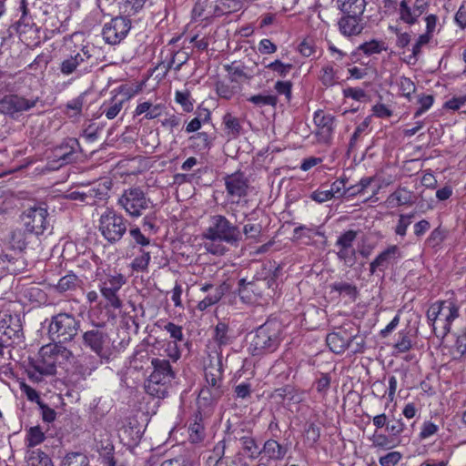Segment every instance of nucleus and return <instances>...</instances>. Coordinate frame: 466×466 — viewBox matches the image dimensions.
<instances>
[{
	"label": "nucleus",
	"mask_w": 466,
	"mask_h": 466,
	"mask_svg": "<svg viewBox=\"0 0 466 466\" xmlns=\"http://www.w3.org/2000/svg\"><path fill=\"white\" fill-rule=\"evenodd\" d=\"M190 146L198 151L207 150L211 147V139L207 132H198L189 137Z\"/></svg>",
	"instance_id": "36"
},
{
	"label": "nucleus",
	"mask_w": 466,
	"mask_h": 466,
	"mask_svg": "<svg viewBox=\"0 0 466 466\" xmlns=\"http://www.w3.org/2000/svg\"><path fill=\"white\" fill-rule=\"evenodd\" d=\"M40 101L38 96L31 95L25 96L16 94L8 95L5 96L0 100V110L5 114L14 116L15 114L28 111L35 107Z\"/></svg>",
	"instance_id": "11"
},
{
	"label": "nucleus",
	"mask_w": 466,
	"mask_h": 466,
	"mask_svg": "<svg viewBox=\"0 0 466 466\" xmlns=\"http://www.w3.org/2000/svg\"><path fill=\"white\" fill-rule=\"evenodd\" d=\"M125 283V279L122 275L111 276L108 279V283L105 282V287L101 291H117Z\"/></svg>",
	"instance_id": "56"
},
{
	"label": "nucleus",
	"mask_w": 466,
	"mask_h": 466,
	"mask_svg": "<svg viewBox=\"0 0 466 466\" xmlns=\"http://www.w3.org/2000/svg\"><path fill=\"white\" fill-rule=\"evenodd\" d=\"M402 258V252L397 245H391L381 251L370 264V271L374 274L377 271L384 272L396 265Z\"/></svg>",
	"instance_id": "14"
},
{
	"label": "nucleus",
	"mask_w": 466,
	"mask_h": 466,
	"mask_svg": "<svg viewBox=\"0 0 466 466\" xmlns=\"http://www.w3.org/2000/svg\"><path fill=\"white\" fill-rule=\"evenodd\" d=\"M389 208H397L412 204V192L406 187H399L386 199Z\"/></svg>",
	"instance_id": "23"
},
{
	"label": "nucleus",
	"mask_w": 466,
	"mask_h": 466,
	"mask_svg": "<svg viewBox=\"0 0 466 466\" xmlns=\"http://www.w3.org/2000/svg\"><path fill=\"white\" fill-rule=\"evenodd\" d=\"M313 120L318 127V134L322 136L325 140H329L335 129V116L331 114H325L322 110H317L314 113Z\"/></svg>",
	"instance_id": "19"
},
{
	"label": "nucleus",
	"mask_w": 466,
	"mask_h": 466,
	"mask_svg": "<svg viewBox=\"0 0 466 466\" xmlns=\"http://www.w3.org/2000/svg\"><path fill=\"white\" fill-rule=\"evenodd\" d=\"M239 89V86L230 85L224 80H219L216 83V92L220 98L227 100L231 99Z\"/></svg>",
	"instance_id": "35"
},
{
	"label": "nucleus",
	"mask_w": 466,
	"mask_h": 466,
	"mask_svg": "<svg viewBox=\"0 0 466 466\" xmlns=\"http://www.w3.org/2000/svg\"><path fill=\"white\" fill-rule=\"evenodd\" d=\"M93 47L84 46L79 51L65 58L59 66L61 74L64 76L72 74L82 76L88 72L89 67H91L89 60L93 57Z\"/></svg>",
	"instance_id": "7"
},
{
	"label": "nucleus",
	"mask_w": 466,
	"mask_h": 466,
	"mask_svg": "<svg viewBox=\"0 0 466 466\" xmlns=\"http://www.w3.org/2000/svg\"><path fill=\"white\" fill-rule=\"evenodd\" d=\"M399 86L402 95L408 98L416 91V86L414 82L406 76L400 77Z\"/></svg>",
	"instance_id": "53"
},
{
	"label": "nucleus",
	"mask_w": 466,
	"mask_h": 466,
	"mask_svg": "<svg viewBox=\"0 0 466 466\" xmlns=\"http://www.w3.org/2000/svg\"><path fill=\"white\" fill-rule=\"evenodd\" d=\"M110 188L111 182L109 181L100 182L91 187L85 188L86 194V205L96 206L106 203L109 198Z\"/></svg>",
	"instance_id": "18"
},
{
	"label": "nucleus",
	"mask_w": 466,
	"mask_h": 466,
	"mask_svg": "<svg viewBox=\"0 0 466 466\" xmlns=\"http://www.w3.org/2000/svg\"><path fill=\"white\" fill-rule=\"evenodd\" d=\"M168 385L169 384L159 382V380H155V379H147L145 389L149 395L162 399L165 398L167 393Z\"/></svg>",
	"instance_id": "29"
},
{
	"label": "nucleus",
	"mask_w": 466,
	"mask_h": 466,
	"mask_svg": "<svg viewBox=\"0 0 466 466\" xmlns=\"http://www.w3.org/2000/svg\"><path fill=\"white\" fill-rule=\"evenodd\" d=\"M189 58V55L185 51L176 52L171 60L167 64V70L174 66L176 71H179L183 65L187 63Z\"/></svg>",
	"instance_id": "45"
},
{
	"label": "nucleus",
	"mask_w": 466,
	"mask_h": 466,
	"mask_svg": "<svg viewBox=\"0 0 466 466\" xmlns=\"http://www.w3.org/2000/svg\"><path fill=\"white\" fill-rule=\"evenodd\" d=\"M248 101L259 107L265 106H276L278 103V97L274 95L258 94L249 96Z\"/></svg>",
	"instance_id": "41"
},
{
	"label": "nucleus",
	"mask_w": 466,
	"mask_h": 466,
	"mask_svg": "<svg viewBox=\"0 0 466 466\" xmlns=\"http://www.w3.org/2000/svg\"><path fill=\"white\" fill-rule=\"evenodd\" d=\"M47 216L48 212L45 205H34L25 208L20 218L27 232L40 235L48 225Z\"/></svg>",
	"instance_id": "9"
},
{
	"label": "nucleus",
	"mask_w": 466,
	"mask_h": 466,
	"mask_svg": "<svg viewBox=\"0 0 466 466\" xmlns=\"http://www.w3.org/2000/svg\"><path fill=\"white\" fill-rule=\"evenodd\" d=\"M103 299L100 304H104L108 309H119L121 307V300L116 296V293H102Z\"/></svg>",
	"instance_id": "58"
},
{
	"label": "nucleus",
	"mask_w": 466,
	"mask_h": 466,
	"mask_svg": "<svg viewBox=\"0 0 466 466\" xmlns=\"http://www.w3.org/2000/svg\"><path fill=\"white\" fill-rule=\"evenodd\" d=\"M127 220L114 210L107 209L99 218V230L110 243L118 242L126 234Z\"/></svg>",
	"instance_id": "5"
},
{
	"label": "nucleus",
	"mask_w": 466,
	"mask_h": 466,
	"mask_svg": "<svg viewBox=\"0 0 466 466\" xmlns=\"http://www.w3.org/2000/svg\"><path fill=\"white\" fill-rule=\"evenodd\" d=\"M40 355L44 367L38 366L37 370L42 374H54L56 367L67 369V364L74 360L72 352L61 344L42 347Z\"/></svg>",
	"instance_id": "2"
},
{
	"label": "nucleus",
	"mask_w": 466,
	"mask_h": 466,
	"mask_svg": "<svg viewBox=\"0 0 466 466\" xmlns=\"http://www.w3.org/2000/svg\"><path fill=\"white\" fill-rule=\"evenodd\" d=\"M239 441L243 450L247 452L249 458L256 459L260 455L261 450H259V447L252 437L244 436L240 438Z\"/></svg>",
	"instance_id": "38"
},
{
	"label": "nucleus",
	"mask_w": 466,
	"mask_h": 466,
	"mask_svg": "<svg viewBox=\"0 0 466 466\" xmlns=\"http://www.w3.org/2000/svg\"><path fill=\"white\" fill-rule=\"evenodd\" d=\"M433 101H434V97L431 95H423V96H420V98L418 100L420 107L414 113V118L419 117L424 112H426L428 109H430L433 104Z\"/></svg>",
	"instance_id": "54"
},
{
	"label": "nucleus",
	"mask_w": 466,
	"mask_h": 466,
	"mask_svg": "<svg viewBox=\"0 0 466 466\" xmlns=\"http://www.w3.org/2000/svg\"><path fill=\"white\" fill-rule=\"evenodd\" d=\"M223 124L225 125L227 136L229 138H236L240 135L242 130L240 122L238 118L232 116L230 113H227L226 115H224Z\"/></svg>",
	"instance_id": "28"
},
{
	"label": "nucleus",
	"mask_w": 466,
	"mask_h": 466,
	"mask_svg": "<svg viewBox=\"0 0 466 466\" xmlns=\"http://www.w3.org/2000/svg\"><path fill=\"white\" fill-rule=\"evenodd\" d=\"M384 47L381 43L377 40H371L365 42L359 46V50H361L365 55L370 56L374 54H380Z\"/></svg>",
	"instance_id": "50"
},
{
	"label": "nucleus",
	"mask_w": 466,
	"mask_h": 466,
	"mask_svg": "<svg viewBox=\"0 0 466 466\" xmlns=\"http://www.w3.org/2000/svg\"><path fill=\"white\" fill-rule=\"evenodd\" d=\"M414 213L400 215L398 224L395 228V233L399 236L404 237L407 232L408 227L411 224Z\"/></svg>",
	"instance_id": "47"
},
{
	"label": "nucleus",
	"mask_w": 466,
	"mask_h": 466,
	"mask_svg": "<svg viewBox=\"0 0 466 466\" xmlns=\"http://www.w3.org/2000/svg\"><path fill=\"white\" fill-rule=\"evenodd\" d=\"M27 466H54L47 454L40 450L32 451L28 453L26 460Z\"/></svg>",
	"instance_id": "31"
},
{
	"label": "nucleus",
	"mask_w": 466,
	"mask_h": 466,
	"mask_svg": "<svg viewBox=\"0 0 466 466\" xmlns=\"http://www.w3.org/2000/svg\"><path fill=\"white\" fill-rule=\"evenodd\" d=\"M81 151L80 144L76 138L66 137L59 145L53 147L47 156L48 164L52 168L76 161L77 152Z\"/></svg>",
	"instance_id": "6"
},
{
	"label": "nucleus",
	"mask_w": 466,
	"mask_h": 466,
	"mask_svg": "<svg viewBox=\"0 0 466 466\" xmlns=\"http://www.w3.org/2000/svg\"><path fill=\"white\" fill-rule=\"evenodd\" d=\"M262 451L268 457V459L280 461L285 457L287 450L277 441L268 440L264 443L261 452Z\"/></svg>",
	"instance_id": "25"
},
{
	"label": "nucleus",
	"mask_w": 466,
	"mask_h": 466,
	"mask_svg": "<svg viewBox=\"0 0 466 466\" xmlns=\"http://www.w3.org/2000/svg\"><path fill=\"white\" fill-rule=\"evenodd\" d=\"M214 339L219 346H224L228 343V326L225 323L219 322L216 326Z\"/></svg>",
	"instance_id": "51"
},
{
	"label": "nucleus",
	"mask_w": 466,
	"mask_h": 466,
	"mask_svg": "<svg viewBox=\"0 0 466 466\" xmlns=\"http://www.w3.org/2000/svg\"><path fill=\"white\" fill-rule=\"evenodd\" d=\"M117 205L131 218H138L152 206V201L147 197L140 187H130L123 190L118 197Z\"/></svg>",
	"instance_id": "4"
},
{
	"label": "nucleus",
	"mask_w": 466,
	"mask_h": 466,
	"mask_svg": "<svg viewBox=\"0 0 466 466\" xmlns=\"http://www.w3.org/2000/svg\"><path fill=\"white\" fill-rule=\"evenodd\" d=\"M151 364L154 368L148 379H155L159 382L169 384L174 378L169 360L165 359H153Z\"/></svg>",
	"instance_id": "20"
},
{
	"label": "nucleus",
	"mask_w": 466,
	"mask_h": 466,
	"mask_svg": "<svg viewBox=\"0 0 466 466\" xmlns=\"http://www.w3.org/2000/svg\"><path fill=\"white\" fill-rule=\"evenodd\" d=\"M45 439V431L40 426H33L26 431L25 441L27 447H35L41 444Z\"/></svg>",
	"instance_id": "34"
},
{
	"label": "nucleus",
	"mask_w": 466,
	"mask_h": 466,
	"mask_svg": "<svg viewBox=\"0 0 466 466\" xmlns=\"http://www.w3.org/2000/svg\"><path fill=\"white\" fill-rule=\"evenodd\" d=\"M175 100L186 112H191L194 108L193 100L191 99L190 92L187 89L184 91H176Z\"/></svg>",
	"instance_id": "42"
},
{
	"label": "nucleus",
	"mask_w": 466,
	"mask_h": 466,
	"mask_svg": "<svg viewBox=\"0 0 466 466\" xmlns=\"http://www.w3.org/2000/svg\"><path fill=\"white\" fill-rule=\"evenodd\" d=\"M327 345L336 354L343 353L351 342V337L346 332H332L327 336Z\"/></svg>",
	"instance_id": "21"
},
{
	"label": "nucleus",
	"mask_w": 466,
	"mask_h": 466,
	"mask_svg": "<svg viewBox=\"0 0 466 466\" xmlns=\"http://www.w3.org/2000/svg\"><path fill=\"white\" fill-rule=\"evenodd\" d=\"M130 28L129 19L117 16L104 25L102 35L107 44L116 45L126 37Z\"/></svg>",
	"instance_id": "13"
},
{
	"label": "nucleus",
	"mask_w": 466,
	"mask_h": 466,
	"mask_svg": "<svg viewBox=\"0 0 466 466\" xmlns=\"http://www.w3.org/2000/svg\"><path fill=\"white\" fill-rule=\"evenodd\" d=\"M357 238V231L348 230L340 235L336 242L339 248H353V242Z\"/></svg>",
	"instance_id": "52"
},
{
	"label": "nucleus",
	"mask_w": 466,
	"mask_h": 466,
	"mask_svg": "<svg viewBox=\"0 0 466 466\" xmlns=\"http://www.w3.org/2000/svg\"><path fill=\"white\" fill-rule=\"evenodd\" d=\"M124 102L123 99L118 100L116 97H113L109 105L103 109V114L107 119H114L121 111Z\"/></svg>",
	"instance_id": "44"
},
{
	"label": "nucleus",
	"mask_w": 466,
	"mask_h": 466,
	"mask_svg": "<svg viewBox=\"0 0 466 466\" xmlns=\"http://www.w3.org/2000/svg\"><path fill=\"white\" fill-rule=\"evenodd\" d=\"M362 15L357 14H344L339 20V32L345 36L359 35L364 29Z\"/></svg>",
	"instance_id": "16"
},
{
	"label": "nucleus",
	"mask_w": 466,
	"mask_h": 466,
	"mask_svg": "<svg viewBox=\"0 0 466 466\" xmlns=\"http://www.w3.org/2000/svg\"><path fill=\"white\" fill-rule=\"evenodd\" d=\"M210 119V112L204 109L203 114L199 113L198 116L193 118L186 127L187 133H193L200 129L202 122H208Z\"/></svg>",
	"instance_id": "43"
},
{
	"label": "nucleus",
	"mask_w": 466,
	"mask_h": 466,
	"mask_svg": "<svg viewBox=\"0 0 466 466\" xmlns=\"http://www.w3.org/2000/svg\"><path fill=\"white\" fill-rule=\"evenodd\" d=\"M82 280L76 274L69 273L58 281L57 288L59 291H67L69 289H83Z\"/></svg>",
	"instance_id": "33"
},
{
	"label": "nucleus",
	"mask_w": 466,
	"mask_h": 466,
	"mask_svg": "<svg viewBox=\"0 0 466 466\" xmlns=\"http://www.w3.org/2000/svg\"><path fill=\"white\" fill-rule=\"evenodd\" d=\"M440 428L437 424L431 420H426L421 424L419 437L420 440H426L435 435L439 431Z\"/></svg>",
	"instance_id": "49"
},
{
	"label": "nucleus",
	"mask_w": 466,
	"mask_h": 466,
	"mask_svg": "<svg viewBox=\"0 0 466 466\" xmlns=\"http://www.w3.org/2000/svg\"><path fill=\"white\" fill-rule=\"evenodd\" d=\"M402 459V454L400 451H392L379 459L381 466H396Z\"/></svg>",
	"instance_id": "48"
},
{
	"label": "nucleus",
	"mask_w": 466,
	"mask_h": 466,
	"mask_svg": "<svg viewBox=\"0 0 466 466\" xmlns=\"http://www.w3.org/2000/svg\"><path fill=\"white\" fill-rule=\"evenodd\" d=\"M22 325L17 315L4 314L0 319V339L14 342L20 338Z\"/></svg>",
	"instance_id": "15"
},
{
	"label": "nucleus",
	"mask_w": 466,
	"mask_h": 466,
	"mask_svg": "<svg viewBox=\"0 0 466 466\" xmlns=\"http://www.w3.org/2000/svg\"><path fill=\"white\" fill-rule=\"evenodd\" d=\"M319 78L321 84L327 87L332 86L338 82L337 72L330 65L321 68Z\"/></svg>",
	"instance_id": "37"
},
{
	"label": "nucleus",
	"mask_w": 466,
	"mask_h": 466,
	"mask_svg": "<svg viewBox=\"0 0 466 466\" xmlns=\"http://www.w3.org/2000/svg\"><path fill=\"white\" fill-rule=\"evenodd\" d=\"M366 4V0H337L338 7L343 14L363 15Z\"/></svg>",
	"instance_id": "24"
},
{
	"label": "nucleus",
	"mask_w": 466,
	"mask_h": 466,
	"mask_svg": "<svg viewBox=\"0 0 466 466\" xmlns=\"http://www.w3.org/2000/svg\"><path fill=\"white\" fill-rule=\"evenodd\" d=\"M369 440L371 441V447L380 451L391 450L398 445L391 436L382 432H375Z\"/></svg>",
	"instance_id": "26"
},
{
	"label": "nucleus",
	"mask_w": 466,
	"mask_h": 466,
	"mask_svg": "<svg viewBox=\"0 0 466 466\" xmlns=\"http://www.w3.org/2000/svg\"><path fill=\"white\" fill-rule=\"evenodd\" d=\"M142 254L138 257H137L133 262L132 266L133 268L136 270H144L147 268L149 260H150V253L152 251H144L141 250Z\"/></svg>",
	"instance_id": "60"
},
{
	"label": "nucleus",
	"mask_w": 466,
	"mask_h": 466,
	"mask_svg": "<svg viewBox=\"0 0 466 466\" xmlns=\"http://www.w3.org/2000/svg\"><path fill=\"white\" fill-rule=\"evenodd\" d=\"M226 187L227 196L232 202H238L241 198L248 195L249 189V181L246 175L241 171L226 175L223 177Z\"/></svg>",
	"instance_id": "12"
},
{
	"label": "nucleus",
	"mask_w": 466,
	"mask_h": 466,
	"mask_svg": "<svg viewBox=\"0 0 466 466\" xmlns=\"http://www.w3.org/2000/svg\"><path fill=\"white\" fill-rule=\"evenodd\" d=\"M330 381V376L327 373H322L315 382L317 391L325 396L329 389Z\"/></svg>",
	"instance_id": "59"
},
{
	"label": "nucleus",
	"mask_w": 466,
	"mask_h": 466,
	"mask_svg": "<svg viewBox=\"0 0 466 466\" xmlns=\"http://www.w3.org/2000/svg\"><path fill=\"white\" fill-rule=\"evenodd\" d=\"M466 103V95L454 96L443 105V107L449 110L457 111Z\"/></svg>",
	"instance_id": "63"
},
{
	"label": "nucleus",
	"mask_w": 466,
	"mask_h": 466,
	"mask_svg": "<svg viewBox=\"0 0 466 466\" xmlns=\"http://www.w3.org/2000/svg\"><path fill=\"white\" fill-rule=\"evenodd\" d=\"M271 324L260 326L250 343L253 354H260L263 351H273L279 343L277 329H272Z\"/></svg>",
	"instance_id": "10"
},
{
	"label": "nucleus",
	"mask_w": 466,
	"mask_h": 466,
	"mask_svg": "<svg viewBox=\"0 0 466 466\" xmlns=\"http://www.w3.org/2000/svg\"><path fill=\"white\" fill-rule=\"evenodd\" d=\"M225 70L229 76V81L231 83L238 84V81L242 78L249 79L250 76L245 72V67L238 62H232L231 64L224 66Z\"/></svg>",
	"instance_id": "32"
},
{
	"label": "nucleus",
	"mask_w": 466,
	"mask_h": 466,
	"mask_svg": "<svg viewBox=\"0 0 466 466\" xmlns=\"http://www.w3.org/2000/svg\"><path fill=\"white\" fill-rule=\"evenodd\" d=\"M223 453H224V447L217 446L214 449L213 454L208 456V458L207 459L206 465L207 466H223V464H224Z\"/></svg>",
	"instance_id": "57"
},
{
	"label": "nucleus",
	"mask_w": 466,
	"mask_h": 466,
	"mask_svg": "<svg viewBox=\"0 0 466 466\" xmlns=\"http://www.w3.org/2000/svg\"><path fill=\"white\" fill-rule=\"evenodd\" d=\"M189 440L193 443L201 441L205 437V429L202 424V416L200 413L194 415L193 421L188 426Z\"/></svg>",
	"instance_id": "27"
},
{
	"label": "nucleus",
	"mask_w": 466,
	"mask_h": 466,
	"mask_svg": "<svg viewBox=\"0 0 466 466\" xmlns=\"http://www.w3.org/2000/svg\"><path fill=\"white\" fill-rule=\"evenodd\" d=\"M203 238L234 244L239 241L240 232L226 217L215 215L211 217L210 225L203 233Z\"/></svg>",
	"instance_id": "3"
},
{
	"label": "nucleus",
	"mask_w": 466,
	"mask_h": 466,
	"mask_svg": "<svg viewBox=\"0 0 466 466\" xmlns=\"http://www.w3.org/2000/svg\"><path fill=\"white\" fill-rule=\"evenodd\" d=\"M78 322L69 314L61 313L55 316L49 324L48 333L53 340H70L76 334Z\"/></svg>",
	"instance_id": "8"
},
{
	"label": "nucleus",
	"mask_w": 466,
	"mask_h": 466,
	"mask_svg": "<svg viewBox=\"0 0 466 466\" xmlns=\"http://www.w3.org/2000/svg\"><path fill=\"white\" fill-rule=\"evenodd\" d=\"M214 392H215L214 389H212L210 387L204 386L199 391L198 398V403L199 405H203V406L211 405L214 401H217L222 395V394H218L217 396V394L215 395Z\"/></svg>",
	"instance_id": "40"
},
{
	"label": "nucleus",
	"mask_w": 466,
	"mask_h": 466,
	"mask_svg": "<svg viewBox=\"0 0 466 466\" xmlns=\"http://www.w3.org/2000/svg\"><path fill=\"white\" fill-rule=\"evenodd\" d=\"M418 15L413 9H411L406 0L400 3V19L406 24L414 25L418 21Z\"/></svg>",
	"instance_id": "39"
},
{
	"label": "nucleus",
	"mask_w": 466,
	"mask_h": 466,
	"mask_svg": "<svg viewBox=\"0 0 466 466\" xmlns=\"http://www.w3.org/2000/svg\"><path fill=\"white\" fill-rule=\"evenodd\" d=\"M85 94H81L77 97L72 99L66 104V109L74 111V116L80 115L84 105Z\"/></svg>",
	"instance_id": "62"
},
{
	"label": "nucleus",
	"mask_w": 466,
	"mask_h": 466,
	"mask_svg": "<svg viewBox=\"0 0 466 466\" xmlns=\"http://www.w3.org/2000/svg\"><path fill=\"white\" fill-rule=\"evenodd\" d=\"M369 127L368 119H365L355 128L354 133L352 134L350 143H349V152L354 151L357 147V144L361 137V135L367 130Z\"/></svg>",
	"instance_id": "46"
},
{
	"label": "nucleus",
	"mask_w": 466,
	"mask_h": 466,
	"mask_svg": "<svg viewBox=\"0 0 466 466\" xmlns=\"http://www.w3.org/2000/svg\"><path fill=\"white\" fill-rule=\"evenodd\" d=\"M59 466H90L89 459L81 452H69L61 460Z\"/></svg>",
	"instance_id": "30"
},
{
	"label": "nucleus",
	"mask_w": 466,
	"mask_h": 466,
	"mask_svg": "<svg viewBox=\"0 0 466 466\" xmlns=\"http://www.w3.org/2000/svg\"><path fill=\"white\" fill-rule=\"evenodd\" d=\"M459 316V307L456 302L440 300L432 304L428 311L427 318L438 337H445L451 330L452 321Z\"/></svg>",
	"instance_id": "1"
},
{
	"label": "nucleus",
	"mask_w": 466,
	"mask_h": 466,
	"mask_svg": "<svg viewBox=\"0 0 466 466\" xmlns=\"http://www.w3.org/2000/svg\"><path fill=\"white\" fill-rule=\"evenodd\" d=\"M159 466H190V462L185 456H177L163 461Z\"/></svg>",
	"instance_id": "64"
},
{
	"label": "nucleus",
	"mask_w": 466,
	"mask_h": 466,
	"mask_svg": "<svg viewBox=\"0 0 466 466\" xmlns=\"http://www.w3.org/2000/svg\"><path fill=\"white\" fill-rule=\"evenodd\" d=\"M266 67L277 72L280 76L284 77L290 72L293 66L291 64H283L280 60H275L266 66Z\"/></svg>",
	"instance_id": "55"
},
{
	"label": "nucleus",
	"mask_w": 466,
	"mask_h": 466,
	"mask_svg": "<svg viewBox=\"0 0 466 466\" xmlns=\"http://www.w3.org/2000/svg\"><path fill=\"white\" fill-rule=\"evenodd\" d=\"M83 341L86 347L98 356H103L104 348L108 343V337L103 330L93 329L84 333Z\"/></svg>",
	"instance_id": "17"
},
{
	"label": "nucleus",
	"mask_w": 466,
	"mask_h": 466,
	"mask_svg": "<svg viewBox=\"0 0 466 466\" xmlns=\"http://www.w3.org/2000/svg\"><path fill=\"white\" fill-rule=\"evenodd\" d=\"M333 198L334 197L329 189L319 188L310 194V198L319 204L330 200Z\"/></svg>",
	"instance_id": "61"
},
{
	"label": "nucleus",
	"mask_w": 466,
	"mask_h": 466,
	"mask_svg": "<svg viewBox=\"0 0 466 466\" xmlns=\"http://www.w3.org/2000/svg\"><path fill=\"white\" fill-rule=\"evenodd\" d=\"M205 380L207 387L215 390V395L222 394V370L218 366L209 365L205 369Z\"/></svg>",
	"instance_id": "22"
}]
</instances>
